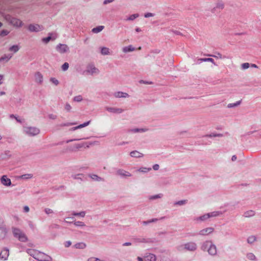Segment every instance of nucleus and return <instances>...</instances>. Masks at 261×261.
I'll return each instance as SVG.
<instances>
[{
	"label": "nucleus",
	"instance_id": "1",
	"mask_svg": "<svg viewBox=\"0 0 261 261\" xmlns=\"http://www.w3.org/2000/svg\"><path fill=\"white\" fill-rule=\"evenodd\" d=\"M202 249L207 251L209 254L214 255L217 253V248L216 246L211 242H206L202 245Z\"/></svg>",
	"mask_w": 261,
	"mask_h": 261
},
{
	"label": "nucleus",
	"instance_id": "2",
	"mask_svg": "<svg viewBox=\"0 0 261 261\" xmlns=\"http://www.w3.org/2000/svg\"><path fill=\"white\" fill-rule=\"evenodd\" d=\"M5 19L14 27H20L22 25V22L19 19L12 17L9 15L5 16Z\"/></svg>",
	"mask_w": 261,
	"mask_h": 261
},
{
	"label": "nucleus",
	"instance_id": "3",
	"mask_svg": "<svg viewBox=\"0 0 261 261\" xmlns=\"http://www.w3.org/2000/svg\"><path fill=\"white\" fill-rule=\"evenodd\" d=\"M13 233L14 236L21 242H25L28 241L27 236L20 229H14Z\"/></svg>",
	"mask_w": 261,
	"mask_h": 261
},
{
	"label": "nucleus",
	"instance_id": "4",
	"mask_svg": "<svg viewBox=\"0 0 261 261\" xmlns=\"http://www.w3.org/2000/svg\"><path fill=\"white\" fill-rule=\"evenodd\" d=\"M35 259L39 261H51V258L46 254L39 252L35 255Z\"/></svg>",
	"mask_w": 261,
	"mask_h": 261
},
{
	"label": "nucleus",
	"instance_id": "5",
	"mask_svg": "<svg viewBox=\"0 0 261 261\" xmlns=\"http://www.w3.org/2000/svg\"><path fill=\"white\" fill-rule=\"evenodd\" d=\"M25 132L30 135L35 136L39 133V129L36 127H25Z\"/></svg>",
	"mask_w": 261,
	"mask_h": 261
},
{
	"label": "nucleus",
	"instance_id": "6",
	"mask_svg": "<svg viewBox=\"0 0 261 261\" xmlns=\"http://www.w3.org/2000/svg\"><path fill=\"white\" fill-rule=\"evenodd\" d=\"M56 50L60 54H64L69 51V47L66 44H59L56 46Z\"/></svg>",
	"mask_w": 261,
	"mask_h": 261
},
{
	"label": "nucleus",
	"instance_id": "7",
	"mask_svg": "<svg viewBox=\"0 0 261 261\" xmlns=\"http://www.w3.org/2000/svg\"><path fill=\"white\" fill-rule=\"evenodd\" d=\"M28 29L30 32H38L42 30V26L37 24H30L28 27Z\"/></svg>",
	"mask_w": 261,
	"mask_h": 261
},
{
	"label": "nucleus",
	"instance_id": "8",
	"mask_svg": "<svg viewBox=\"0 0 261 261\" xmlns=\"http://www.w3.org/2000/svg\"><path fill=\"white\" fill-rule=\"evenodd\" d=\"M91 143H89L88 142H84L81 144H76L74 145L73 148L72 149L73 151H76L82 147L88 148L89 147V145H91Z\"/></svg>",
	"mask_w": 261,
	"mask_h": 261
},
{
	"label": "nucleus",
	"instance_id": "9",
	"mask_svg": "<svg viewBox=\"0 0 261 261\" xmlns=\"http://www.w3.org/2000/svg\"><path fill=\"white\" fill-rule=\"evenodd\" d=\"M9 255V250L3 249L0 253V258L4 260H6Z\"/></svg>",
	"mask_w": 261,
	"mask_h": 261
},
{
	"label": "nucleus",
	"instance_id": "10",
	"mask_svg": "<svg viewBox=\"0 0 261 261\" xmlns=\"http://www.w3.org/2000/svg\"><path fill=\"white\" fill-rule=\"evenodd\" d=\"M1 182L3 185L7 186H10L11 181L10 178H8L6 175H3L1 178Z\"/></svg>",
	"mask_w": 261,
	"mask_h": 261
},
{
	"label": "nucleus",
	"instance_id": "11",
	"mask_svg": "<svg viewBox=\"0 0 261 261\" xmlns=\"http://www.w3.org/2000/svg\"><path fill=\"white\" fill-rule=\"evenodd\" d=\"M106 110L108 112L114 113H121L123 111L122 109L114 107H107Z\"/></svg>",
	"mask_w": 261,
	"mask_h": 261
},
{
	"label": "nucleus",
	"instance_id": "12",
	"mask_svg": "<svg viewBox=\"0 0 261 261\" xmlns=\"http://www.w3.org/2000/svg\"><path fill=\"white\" fill-rule=\"evenodd\" d=\"M218 215L217 212H213L212 213H208L203 216L200 217L199 219L202 221L205 220L211 217H215Z\"/></svg>",
	"mask_w": 261,
	"mask_h": 261
},
{
	"label": "nucleus",
	"instance_id": "13",
	"mask_svg": "<svg viewBox=\"0 0 261 261\" xmlns=\"http://www.w3.org/2000/svg\"><path fill=\"white\" fill-rule=\"evenodd\" d=\"M185 248L190 251H194L196 249V245L194 243H189L185 245Z\"/></svg>",
	"mask_w": 261,
	"mask_h": 261
},
{
	"label": "nucleus",
	"instance_id": "14",
	"mask_svg": "<svg viewBox=\"0 0 261 261\" xmlns=\"http://www.w3.org/2000/svg\"><path fill=\"white\" fill-rule=\"evenodd\" d=\"M117 174L122 176H125V177H129L131 176V174L123 169H119L117 171Z\"/></svg>",
	"mask_w": 261,
	"mask_h": 261
},
{
	"label": "nucleus",
	"instance_id": "15",
	"mask_svg": "<svg viewBox=\"0 0 261 261\" xmlns=\"http://www.w3.org/2000/svg\"><path fill=\"white\" fill-rule=\"evenodd\" d=\"M35 80L38 83H41L43 81L42 75L39 72L36 73L35 74Z\"/></svg>",
	"mask_w": 261,
	"mask_h": 261
},
{
	"label": "nucleus",
	"instance_id": "16",
	"mask_svg": "<svg viewBox=\"0 0 261 261\" xmlns=\"http://www.w3.org/2000/svg\"><path fill=\"white\" fill-rule=\"evenodd\" d=\"M49 35H52L53 34L50 33V34H49ZM56 38H57V35H56V34H55L53 37H51L50 36H49L47 37L42 38V41L45 44H47L51 39L55 40L56 39Z\"/></svg>",
	"mask_w": 261,
	"mask_h": 261
},
{
	"label": "nucleus",
	"instance_id": "17",
	"mask_svg": "<svg viewBox=\"0 0 261 261\" xmlns=\"http://www.w3.org/2000/svg\"><path fill=\"white\" fill-rule=\"evenodd\" d=\"M144 261H156V257L153 254H149L144 257Z\"/></svg>",
	"mask_w": 261,
	"mask_h": 261
},
{
	"label": "nucleus",
	"instance_id": "18",
	"mask_svg": "<svg viewBox=\"0 0 261 261\" xmlns=\"http://www.w3.org/2000/svg\"><path fill=\"white\" fill-rule=\"evenodd\" d=\"M130 155L131 156L135 158H142L143 156V154L138 151H133L130 152Z\"/></svg>",
	"mask_w": 261,
	"mask_h": 261
},
{
	"label": "nucleus",
	"instance_id": "19",
	"mask_svg": "<svg viewBox=\"0 0 261 261\" xmlns=\"http://www.w3.org/2000/svg\"><path fill=\"white\" fill-rule=\"evenodd\" d=\"M87 72L91 74L97 73L98 72V70L93 66H90L87 69Z\"/></svg>",
	"mask_w": 261,
	"mask_h": 261
},
{
	"label": "nucleus",
	"instance_id": "20",
	"mask_svg": "<svg viewBox=\"0 0 261 261\" xmlns=\"http://www.w3.org/2000/svg\"><path fill=\"white\" fill-rule=\"evenodd\" d=\"M116 97H128V94L126 93H123L122 92H117L114 94Z\"/></svg>",
	"mask_w": 261,
	"mask_h": 261
},
{
	"label": "nucleus",
	"instance_id": "21",
	"mask_svg": "<svg viewBox=\"0 0 261 261\" xmlns=\"http://www.w3.org/2000/svg\"><path fill=\"white\" fill-rule=\"evenodd\" d=\"M89 123H90V121L85 122L83 124H80L77 126L73 127L71 128L70 130H75L76 129L83 128L84 127H85V126L88 125L89 124Z\"/></svg>",
	"mask_w": 261,
	"mask_h": 261
},
{
	"label": "nucleus",
	"instance_id": "22",
	"mask_svg": "<svg viewBox=\"0 0 261 261\" xmlns=\"http://www.w3.org/2000/svg\"><path fill=\"white\" fill-rule=\"evenodd\" d=\"M255 212L252 210L246 211L244 213V216L246 218H249L254 216Z\"/></svg>",
	"mask_w": 261,
	"mask_h": 261
},
{
	"label": "nucleus",
	"instance_id": "23",
	"mask_svg": "<svg viewBox=\"0 0 261 261\" xmlns=\"http://www.w3.org/2000/svg\"><path fill=\"white\" fill-rule=\"evenodd\" d=\"M38 252V251L34 249H30L27 250V253L32 256L34 258H35V255H36V254H37Z\"/></svg>",
	"mask_w": 261,
	"mask_h": 261
},
{
	"label": "nucleus",
	"instance_id": "24",
	"mask_svg": "<svg viewBox=\"0 0 261 261\" xmlns=\"http://www.w3.org/2000/svg\"><path fill=\"white\" fill-rule=\"evenodd\" d=\"M104 28V27L102 25H100L97 27L94 28L92 29V31L94 33H98L101 31Z\"/></svg>",
	"mask_w": 261,
	"mask_h": 261
},
{
	"label": "nucleus",
	"instance_id": "25",
	"mask_svg": "<svg viewBox=\"0 0 261 261\" xmlns=\"http://www.w3.org/2000/svg\"><path fill=\"white\" fill-rule=\"evenodd\" d=\"M224 5L222 3H219L217 4L215 7L214 8L213 10L214 11H216L217 10H222L224 8Z\"/></svg>",
	"mask_w": 261,
	"mask_h": 261
},
{
	"label": "nucleus",
	"instance_id": "26",
	"mask_svg": "<svg viewBox=\"0 0 261 261\" xmlns=\"http://www.w3.org/2000/svg\"><path fill=\"white\" fill-rule=\"evenodd\" d=\"M12 56L11 55H5L0 58V62H2L3 61L7 62L12 58Z\"/></svg>",
	"mask_w": 261,
	"mask_h": 261
},
{
	"label": "nucleus",
	"instance_id": "27",
	"mask_svg": "<svg viewBox=\"0 0 261 261\" xmlns=\"http://www.w3.org/2000/svg\"><path fill=\"white\" fill-rule=\"evenodd\" d=\"M110 49L109 48L103 47L101 49V53L103 55H108L110 54Z\"/></svg>",
	"mask_w": 261,
	"mask_h": 261
},
{
	"label": "nucleus",
	"instance_id": "28",
	"mask_svg": "<svg viewBox=\"0 0 261 261\" xmlns=\"http://www.w3.org/2000/svg\"><path fill=\"white\" fill-rule=\"evenodd\" d=\"M135 50V48L133 47L132 45H129L128 46H126L123 48V51L124 53H127L129 51H132Z\"/></svg>",
	"mask_w": 261,
	"mask_h": 261
},
{
	"label": "nucleus",
	"instance_id": "29",
	"mask_svg": "<svg viewBox=\"0 0 261 261\" xmlns=\"http://www.w3.org/2000/svg\"><path fill=\"white\" fill-rule=\"evenodd\" d=\"M19 46L17 45H13L9 48V51H12L14 53L17 52L19 50Z\"/></svg>",
	"mask_w": 261,
	"mask_h": 261
},
{
	"label": "nucleus",
	"instance_id": "30",
	"mask_svg": "<svg viewBox=\"0 0 261 261\" xmlns=\"http://www.w3.org/2000/svg\"><path fill=\"white\" fill-rule=\"evenodd\" d=\"M74 247L76 248L84 249L86 247V244L83 243H79L75 244Z\"/></svg>",
	"mask_w": 261,
	"mask_h": 261
},
{
	"label": "nucleus",
	"instance_id": "31",
	"mask_svg": "<svg viewBox=\"0 0 261 261\" xmlns=\"http://www.w3.org/2000/svg\"><path fill=\"white\" fill-rule=\"evenodd\" d=\"M198 61L202 62H210L214 64V60L212 58H200L198 59Z\"/></svg>",
	"mask_w": 261,
	"mask_h": 261
},
{
	"label": "nucleus",
	"instance_id": "32",
	"mask_svg": "<svg viewBox=\"0 0 261 261\" xmlns=\"http://www.w3.org/2000/svg\"><path fill=\"white\" fill-rule=\"evenodd\" d=\"M247 258L250 260H255V256L252 253H249L247 254Z\"/></svg>",
	"mask_w": 261,
	"mask_h": 261
},
{
	"label": "nucleus",
	"instance_id": "33",
	"mask_svg": "<svg viewBox=\"0 0 261 261\" xmlns=\"http://www.w3.org/2000/svg\"><path fill=\"white\" fill-rule=\"evenodd\" d=\"M211 229H202L199 234L201 235H206L207 234L210 233L212 231H210Z\"/></svg>",
	"mask_w": 261,
	"mask_h": 261
},
{
	"label": "nucleus",
	"instance_id": "34",
	"mask_svg": "<svg viewBox=\"0 0 261 261\" xmlns=\"http://www.w3.org/2000/svg\"><path fill=\"white\" fill-rule=\"evenodd\" d=\"M139 14H132L131 15L129 16V17H128L126 20H134L135 19L138 18L139 17Z\"/></svg>",
	"mask_w": 261,
	"mask_h": 261
},
{
	"label": "nucleus",
	"instance_id": "35",
	"mask_svg": "<svg viewBox=\"0 0 261 261\" xmlns=\"http://www.w3.org/2000/svg\"><path fill=\"white\" fill-rule=\"evenodd\" d=\"M256 240V238L254 236H251L247 239V241L249 243H252Z\"/></svg>",
	"mask_w": 261,
	"mask_h": 261
},
{
	"label": "nucleus",
	"instance_id": "36",
	"mask_svg": "<svg viewBox=\"0 0 261 261\" xmlns=\"http://www.w3.org/2000/svg\"><path fill=\"white\" fill-rule=\"evenodd\" d=\"M6 234V229H0V240L4 239Z\"/></svg>",
	"mask_w": 261,
	"mask_h": 261
},
{
	"label": "nucleus",
	"instance_id": "37",
	"mask_svg": "<svg viewBox=\"0 0 261 261\" xmlns=\"http://www.w3.org/2000/svg\"><path fill=\"white\" fill-rule=\"evenodd\" d=\"M240 103H241V101H238L236 102V103H229L227 105V107L229 108H233L234 107H237V106H239L240 104Z\"/></svg>",
	"mask_w": 261,
	"mask_h": 261
},
{
	"label": "nucleus",
	"instance_id": "38",
	"mask_svg": "<svg viewBox=\"0 0 261 261\" xmlns=\"http://www.w3.org/2000/svg\"><path fill=\"white\" fill-rule=\"evenodd\" d=\"M72 215L75 216H80L82 217H84L85 216V212H81L80 213H73Z\"/></svg>",
	"mask_w": 261,
	"mask_h": 261
},
{
	"label": "nucleus",
	"instance_id": "39",
	"mask_svg": "<svg viewBox=\"0 0 261 261\" xmlns=\"http://www.w3.org/2000/svg\"><path fill=\"white\" fill-rule=\"evenodd\" d=\"M161 197H162L161 194H158V195H155L154 196H150L148 198L149 200H154V199H155L157 198H161Z\"/></svg>",
	"mask_w": 261,
	"mask_h": 261
},
{
	"label": "nucleus",
	"instance_id": "40",
	"mask_svg": "<svg viewBox=\"0 0 261 261\" xmlns=\"http://www.w3.org/2000/svg\"><path fill=\"white\" fill-rule=\"evenodd\" d=\"M74 224L75 226L84 227L85 226L84 223L81 221L75 222Z\"/></svg>",
	"mask_w": 261,
	"mask_h": 261
},
{
	"label": "nucleus",
	"instance_id": "41",
	"mask_svg": "<svg viewBox=\"0 0 261 261\" xmlns=\"http://www.w3.org/2000/svg\"><path fill=\"white\" fill-rule=\"evenodd\" d=\"M33 177L32 174H27L21 175V177L22 179H29Z\"/></svg>",
	"mask_w": 261,
	"mask_h": 261
},
{
	"label": "nucleus",
	"instance_id": "42",
	"mask_svg": "<svg viewBox=\"0 0 261 261\" xmlns=\"http://www.w3.org/2000/svg\"><path fill=\"white\" fill-rule=\"evenodd\" d=\"M207 56H210V57H214L216 58H219V59L222 58V55L221 54H220L219 53H217L216 55H207Z\"/></svg>",
	"mask_w": 261,
	"mask_h": 261
},
{
	"label": "nucleus",
	"instance_id": "43",
	"mask_svg": "<svg viewBox=\"0 0 261 261\" xmlns=\"http://www.w3.org/2000/svg\"><path fill=\"white\" fill-rule=\"evenodd\" d=\"M151 169L150 168H147L142 167V168H140L139 171L140 172H147L151 170Z\"/></svg>",
	"mask_w": 261,
	"mask_h": 261
},
{
	"label": "nucleus",
	"instance_id": "44",
	"mask_svg": "<svg viewBox=\"0 0 261 261\" xmlns=\"http://www.w3.org/2000/svg\"><path fill=\"white\" fill-rule=\"evenodd\" d=\"M69 67V64L67 62H65V63L63 64V65H62V69L63 71H65L66 70H67V69Z\"/></svg>",
	"mask_w": 261,
	"mask_h": 261
},
{
	"label": "nucleus",
	"instance_id": "45",
	"mask_svg": "<svg viewBox=\"0 0 261 261\" xmlns=\"http://www.w3.org/2000/svg\"><path fill=\"white\" fill-rule=\"evenodd\" d=\"M82 99H83L81 95H78V96H75L74 97V101H75L77 102L81 101L82 100Z\"/></svg>",
	"mask_w": 261,
	"mask_h": 261
},
{
	"label": "nucleus",
	"instance_id": "46",
	"mask_svg": "<svg viewBox=\"0 0 261 261\" xmlns=\"http://www.w3.org/2000/svg\"><path fill=\"white\" fill-rule=\"evenodd\" d=\"M241 66L243 69H246L249 67L250 64L248 63H244Z\"/></svg>",
	"mask_w": 261,
	"mask_h": 261
},
{
	"label": "nucleus",
	"instance_id": "47",
	"mask_svg": "<svg viewBox=\"0 0 261 261\" xmlns=\"http://www.w3.org/2000/svg\"><path fill=\"white\" fill-rule=\"evenodd\" d=\"M45 213L46 214H52L53 213V211L50 208H46L44 210Z\"/></svg>",
	"mask_w": 261,
	"mask_h": 261
},
{
	"label": "nucleus",
	"instance_id": "48",
	"mask_svg": "<svg viewBox=\"0 0 261 261\" xmlns=\"http://www.w3.org/2000/svg\"><path fill=\"white\" fill-rule=\"evenodd\" d=\"M186 202H187L186 200H180V201H179L176 202L175 204H178V205H181L185 204L186 203Z\"/></svg>",
	"mask_w": 261,
	"mask_h": 261
},
{
	"label": "nucleus",
	"instance_id": "49",
	"mask_svg": "<svg viewBox=\"0 0 261 261\" xmlns=\"http://www.w3.org/2000/svg\"><path fill=\"white\" fill-rule=\"evenodd\" d=\"M9 33V32L7 30H4L1 32V35L3 36L7 35Z\"/></svg>",
	"mask_w": 261,
	"mask_h": 261
},
{
	"label": "nucleus",
	"instance_id": "50",
	"mask_svg": "<svg viewBox=\"0 0 261 261\" xmlns=\"http://www.w3.org/2000/svg\"><path fill=\"white\" fill-rule=\"evenodd\" d=\"M50 81L55 85H57L59 84L58 81L55 78H51Z\"/></svg>",
	"mask_w": 261,
	"mask_h": 261
},
{
	"label": "nucleus",
	"instance_id": "51",
	"mask_svg": "<svg viewBox=\"0 0 261 261\" xmlns=\"http://www.w3.org/2000/svg\"><path fill=\"white\" fill-rule=\"evenodd\" d=\"M65 108L67 111L69 112L71 110V107L69 103H66L65 105Z\"/></svg>",
	"mask_w": 261,
	"mask_h": 261
},
{
	"label": "nucleus",
	"instance_id": "52",
	"mask_svg": "<svg viewBox=\"0 0 261 261\" xmlns=\"http://www.w3.org/2000/svg\"><path fill=\"white\" fill-rule=\"evenodd\" d=\"M73 220V218L72 217H67L65 218V221L66 222L70 223L71 221Z\"/></svg>",
	"mask_w": 261,
	"mask_h": 261
},
{
	"label": "nucleus",
	"instance_id": "53",
	"mask_svg": "<svg viewBox=\"0 0 261 261\" xmlns=\"http://www.w3.org/2000/svg\"><path fill=\"white\" fill-rule=\"evenodd\" d=\"M147 129H144V128H142V129H135L134 130H133V131L134 132H140V131H142V132H145L146 131Z\"/></svg>",
	"mask_w": 261,
	"mask_h": 261
},
{
	"label": "nucleus",
	"instance_id": "54",
	"mask_svg": "<svg viewBox=\"0 0 261 261\" xmlns=\"http://www.w3.org/2000/svg\"><path fill=\"white\" fill-rule=\"evenodd\" d=\"M144 16L146 18H148V17H152V16H153V14H152L151 13H146L144 15Z\"/></svg>",
	"mask_w": 261,
	"mask_h": 261
},
{
	"label": "nucleus",
	"instance_id": "55",
	"mask_svg": "<svg viewBox=\"0 0 261 261\" xmlns=\"http://www.w3.org/2000/svg\"><path fill=\"white\" fill-rule=\"evenodd\" d=\"M140 83L142 84H152V83L151 82H147L143 80H141L140 81Z\"/></svg>",
	"mask_w": 261,
	"mask_h": 261
},
{
	"label": "nucleus",
	"instance_id": "56",
	"mask_svg": "<svg viewBox=\"0 0 261 261\" xmlns=\"http://www.w3.org/2000/svg\"><path fill=\"white\" fill-rule=\"evenodd\" d=\"M74 123H65V124H61L60 125L61 126H69V125H74Z\"/></svg>",
	"mask_w": 261,
	"mask_h": 261
},
{
	"label": "nucleus",
	"instance_id": "57",
	"mask_svg": "<svg viewBox=\"0 0 261 261\" xmlns=\"http://www.w3.org/2000/svg\"><path fill=\"white\" fill-rule=\"evenodd\" d=\"M156 221H157V219H152L151 220H149V221H143V223L144 224H147V223H148L155 222Z\"/></svg>",
	"mask_w": 261,
	"mask_h": 261
},
{
	"label": "nucleus",
	"instance_id": "58",
	"mask_svg": "<svg viewBox=\"0 0 261 261\" xmlns=\"http://www.w3.org/2000/svg\"><path fill=\"white\" fill-rule=\"evenodd\" d=\"M71 243L70 241H67V242H65V246L66 247H68L71 245Z\"/></svg>",
	"mask_w": 261,
	"mask_h": 261
},
{
	"label": "nucleus",
	"instance_id": "59",
	"mask_svg": "<svg viewBox=\"0 0 261 261\" xmlns=\"http://www.w3.org/2000/svg\"><path fill=\"white\" fill-rule=\"evenodd\" d=\"M114 1V0H105V1L103 2V4L105 5H106L107 4H109V3H112Z\"/></svg>",
	"mask_w": 261,
	"mask_h": 261
},
{
	"label": "nucleus",
	"instance_id": "60",
	"mask_svg": "<svg viewBox=\"0 0 261 261\" xmlns=\"http://www.w3.org/2000/svg\"><path fill=\"white\" fill-rule=\"evenodd\" d=\"M153 169L154 170H158L159 169V165L158 164H155L153 166Z\"/></svg>",
	"mask_w": 261,
	"mask_h": 261
},
{
	"label": "nucleus",
	"instance_id": "61",
	"mask_svg": "<svg viewBox=\"0 0 261 261\" xmlns=\"http://www.w3.org/2000/svg\"><path fill=\"white\" fill-rule=\"evenodd\" d=\"M23 210H24V211L25 212H29V210H30V208L29 207V206H25L23 208Z\"/></svg>",
	"mask_w": 261,
	"mask_h": 261
},
{
	"label": "nucleus",
	"instance_id": "62",
	"mask_svg": "<svg viewBox=\"0 0 261 261\" xmlns=\"http://www.w3.org/2000/svg\"><path fill=\"white\" fill-rule=\"evenodd\" d=\"M92 178L95 180H98V178H99L96 175H93L91 176Z\"/></svg>",
	"mask_w": 261,
	"mask_h": 261
},
{
	"label": "nucleus",
	"instance_id": "63",
	"mask_svg": "<svg viewBox=\"0 0 261 261\" xmlns=\"http://www.w3.org/2000/svg\"><path fill=\"white\" fill-rule=\"evenodd\" d=\"M10 117H11V118H15L16 119V120L18 122H21V121H20L19 119H18L17 117H15L14 115H11L10 116Z\"/></svg>",
	"mask_w": 261,
	"mask_h": 261
},
{
	"label": "nucleus",
	"instance_id": "64",
	"mask_svg": "<svg viewBox=\"0 0 261 261\" xmlns=\"http://www.w3.org/2000/svg\"><path fill=\"white\" fill-rule=\"evenodd\" d=\"M137 259H138V261H144V259H143V258H142V257H138Z\"/></svg>",
	"mask_w": 261,
	"mask_h": 261
}]
</instances>
